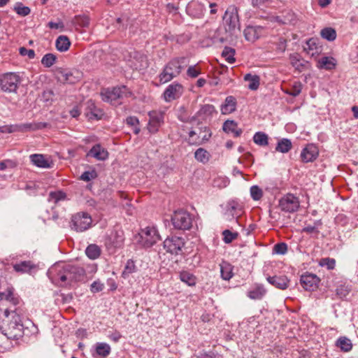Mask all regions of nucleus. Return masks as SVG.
Listing matches in <instances>:
<instances>
[{"mask_svg": "<svg viewBox=\"0 0 358 358\" xmlns=\"http://www.w3.org/2000/svg\"><path fill=\"white\" fill-rule=\"evenodd\" d=\"M10 314H11L12 320L3 329V334L8 339L17 340L23 336L24 327L20 315L15 310H5L4 315L6 317H8Z\"/></svg>", "mask_w": 358, "mask_h": 358, "instance_id": "nucleus-1", "label": "nucleus"}, {"mask_svg": "<svg viewBox=\"0 0 358 358\" xmlns=\"http://www.w3.org/2000/svg\"><path fill=\"white\" fill-rule=\"evenodd\" d=\"M187 65V59L185 57H176L171 59L164 68L159 75V80L162 83H166L180 75L182 70Z\"/></svg>", "mask_w": 358, "mask_h": 358, "instance_id": "nucleus-2", "label": "nucleus"}, {"mask_svg": "<svg viewBox=\"0 0 358 358\" xmlns=\"http://www.w3.org/2000/svg\"><path fill=\"white\" fill-rule=\"evenodd\" d=\"M129 92L125 86L113 87L112 89H103L101 92L102 100L110 103L112 105L122 103L124 97H127Z\"/></svg>", "mask_w": 358, "mask_h": 358, "instance_id": "nucleus-3", "label": "nucleus"}, {"mask_svg": "<svg viewBox=\"0 0 358 358\" xmlns=\"http://www.w3.org/2000/svg\"><path fill=\"white\" fill-rule=\"evenodd\" d=\"M225 30L231 34H234L236 31H240V22L238 15V9L234 6H229L223 16Z\"/></svg>", "mask_w": 358, "mask_h": 358, "instance_id": "nucleus-4", "label": "nucleus"}, {"mask_svg": "<svg viewBox=\"0 0 358 358\" xmlns=\"http://www.w3.org/2000/svg\"><path fill=\"white\" fill-rule=\"evenodd\" d=\"M171 222L176 229L188 230L192 226V217L187 210L179 209L173 212Z\"/></svg>", "mask_w": 358, "mask_h": 358, "instance_id": "nucleus-5", "label": "nucleus"}, {"mask_svg": "<svg viewBox=\"0 0 358 358\" xmlns=\"http://www.w3.org/2000/svg\"><path fill=\"white\" fill-rule=\"evenodd\" d=\"M70 268H73V265L65 264L62 266L58 264L51 268L50 273L55 272L53 277L55 280H60L62 282L70 285L71 282H76L74 280L73 269H70Z\"/></svg>", "mask_w": 358, "mask_h": 358, "instance_id": "nucleus-6", "label": "nucleus"}, {"mask_svg": "<svg viewBox=\"0 0 358 358\" xmlns=\"http://www.w3.org/2000/svg\"><path fill=\"white\" fill-rule=\"evenodd\" d=\"M20 78L14 73H7L0 77L1 89L6 92H16Z\"/></svg>", "mask_w": 358, "mask_h": 358, "instance_id": "nucleus-7", "label": "nucleus"}, {"mask_svg": "<svg viewBox=\"0 0 358 358\" xmlns=\"http://www.w3.org/2000/svg\"><path fill=\"white\" fill-rule=\"evenodd\" d=\"M92 224V218L87 213H78L73 215L71 228L76 231H84L89 229Z\"/></svg>", "mask_w": 358, "mask_h": 358, "instance_id": "nucleus-8", "label": "nucleus"}, {"mask_svg": "<svg viewBox=\"0 0 358 358\" xmlns=\"http://www.w3.org/2000/svg\"><path fill=\"white\" fill-rule=\"evenodd\" d=\"M140 234L141 242L145 248H150L160 240V236L154 227H147L141 230Z\"/></svg>", "mask_w": 358, "mask_h": 358, "instance_id": "nucleus-9", "label": "nucleus"}, {"mask_svg": "<svg viewBox=\"0 0 358 358\" xmlns=\"http://www.w3.org/2000/svg\"><path fill=\"white\" fill-rule=\"evenodd\" d=\"M279 207L284 212H296L299 208V199L292 194H287L280 199Z\"/></svg>", "mask_w": 358, "mask_h": 358, "instance_id": "nucleus-10", "label": "nucleus"}, {"mask_svg": "<svg viewBox=\"0 0 358 358\" xmlns=\"http://www.w3.org/2000/svg\"><path fill=\"white\" fill-rule=\"evenodd\" d=\"M184 245L183 239L178 236H171L164 241V249L172 255H180Z\"/></svg>", "mask_w": 358, "mask_h": 358, "instance_id": "nucleus-11", "label": "nucleus"}, {"mask_svg": "<svg viewBox=\"0 0 358 358\" xmlns=\"http://www.w3.org/2000/svg\"><path fill=\"white\" fill-rule=\"evenodd\" d=\"M57 75L59 81L67 84H75L82 78V73L78 70L59 69Z\"/></svg>", "mask_w": 358, "mask_h": 358, "instance_id": "nucleus-12", "label": "nucleus"}, {"mask_svg": "<svg viewBox=\"0 0 358 358\" xmlns=\"http://www.w3.org/2000/svg\"><path fill=\"white\" fill-rule=\"evenodd\" d=\"M148 116L150 117L148 129L150 132L155 133L164 122V113L152 110L148 113Z\"/></svg>", "mask_w": 358, "mask_h": 358, "instance_id": "nucleus-13", "label": "nucleus"}, {"mask_svg": "<svg viewBox=\"0 0 358 358\" xmlns=\"http://www.w3.org/2000/svg\"><path fill=\"white\" fill-rule=\"evenodd\" d=\"M300 282L304 289L312 292L317 288L320 279L315 274L308 273L301 276Z\"/></svg>", "mask_w": 358, "mask_h": 358, "instance_id": "nucleus-14", "label": "nucleus"}, {"mask_svg": "<svg viewBox=\"0 0 358 358\" xmlns=\"http://www.w3.org/2000/svg\"><path fill=\"white\" fill-rule=\"evenodd\" d=\"M183 92L182 85L179 83H173L168 86L164 92V98L166 102H170L179 98Z\"/></svg>", "mask_w": 358, "mask_h": 358, "instance_id": "nucleus-15", "label": "nucleus"}, {"mask_svg": "<svg viewBox=\"0 0 358 358\" xmlns=\"http://www.w3.org/2000/svg\"><path fill=\"white\" fill-rule=\"evenodd\" d=\"M317 148L313 144H308L301 153V161L304 163L314 161L318 156Z\"/></svg>", "mask_w": 358, "mask_h": 358, "instance_id": "nucleus-16", "label": "nucleus"}, {"mask_svg": "<svg viewBox=\"0 0 358 358\" xmlns=\"http://www.w3.org/2000/svg\"><path fill=\"white\" fill-rule=\"evenodd\" d=\"M124 238L122 234L115 231L112 233L106 241V245L109 250H115L122 246Z\"/></svg>", "mask_w": 358, "mask_h": 358, "instance_id": "nucleus-17", "label": "nucleus"}, {"mask_svg": "<svg viewBox=\"0 0 358 358\" xmlns=\"http://www.w3.org/2000/svg\"><path fill=\"white\" fill-rule=\"evenodd\" d=\"M263 27L260 26H248L244 30V36L247 41L254 42L262 34Z\"/></svg>", "mask_w": 358, "mask_h": 358, "instance_id": "nucleus-18", "label": "nucleus"}, {"mask_svg": "<svg viewBox=\"0 0 358 358\" xmlns=\"http://www.w3.org/2000/svg\"><path fill=\"white\" fill-rule=\"evenodd\" d=\"M268 282L280 289H286L288 287L289 280L285 275H274L267 278Z\"/></svg>", "mask_w": 358, "mask_h": 358, "instance_id": "nucleus-19", "label": "nucleus"}, {"mask_svg": "<svg viewBox=\"0 0 358 358\" xmlns=\"http://www.w3.org/2000/svg\"><path fill=\"white\" fill-rule=\"evenodd\" d=\"M87 156H91L98 160L103 161L108 157V152L106 150L103 148L99 144L94 145L88 152Z\"/></svg>", "mask_w": 358, "mask_h": 358, "instance_id": "nucleus-20", "label": "nucleus"}, {"mask_svg": "<svg viewBox=\"0 0 358 358\" xmlns=\"http://www.w3.org/2000/svg\"><path fill=\"white\" fill-rule=\"evenodd\" d=\"M304 51L312 57L317 55L321 51V47L318 45L316 38H310L306 41V45L303 47Z\"/></svg>", "mask_w": 358, "mask_h": 358, "instance_id": "nucleus-21", "label": "nucleus"}, {"mask_svg": "<svg viewBox=\"0 0 358 358\" xmlns=\"http://www.w3.org/2000/svg\"><path fill=\"white\" fill-rule=\"evenodd\" d=\"M222 129L226 133H234V136L238 137L242 134L241 129L238 128V124L234 120H226L222 126Z\"/></svg>", "mask_w": 358, "mask_h": 358, "instance_id": "nucleus-22", "label": "nucleus"}, {"mask_svg": "<svg viewBox=\"0 0 358 358\" xmlns=\"http://www.w3.org/2000/svg\"><path fill=\"white\" fill-rule=\"evenodd\" d=\"M36 266L31 261H22L13 265V269L18 273H29Z\"/></svg>", "mask_w": 358, "mask_h": 358, "instance_id": "nucleus-23", "label": "nucleus"}, {"mask_svg": "<svg viewBox=\"0 0 358 358\" xmlns=\"http://www.w3.org/2000/svg\"><path fill=\"white\" fill-rule=\"evenodd\" d=\"M236 99L234 96H227L225 99V102L221 106V112L224 115L229 114L236 110Z\"/></svg>", "mask_w": 358, "mask_h": 358, "instance_id": "nucleus-24", "label": "nucleus"}, {"mask_svg": "<svg viewBox=\"0 0 358 358\" xmlns=\"http://www.w3.org/2000/svg\"><path fill=\"white\" fill-rule=\"evenodd\" d=\"M215 113H216V110L214 106L210 104H205L201 107V108L196 113V115L198 117L206 120L208 117H211Z\"/></svg>", "mask_w": 358, "mask_h": 358, "instance_id": "nucleus-25", "label": "nucleus"}, {"mask_svg": "<svg viewBox=\"0 0 358 358\" xmlns=\"http://www.w3.org/2000/svg\"><path fill=\"white\" fill-rule=\"evenodd\" d=\"M336 62L334 58L331 57H323L318 60L317 67L326 70H331L334 69Z\"/></svg>", "mask_w": 358, "mask_h": 358, "instance_id": "nucleus-26", "label": "nucleus"}, {"mask_svg": "<svg viewBox=\"0 0 358 358\" xmlns=\"http://www.w3.org/2000/svg\"><path fill=\"white\" fill-rule=\"evenodd\" d=\"M31 162L36 166L40 168L50 167L49 162L45 159L44 155L40 154H34L30 156Z\"/></svg>", "mask_w": 358, "mask_h": 358, "instance_id": "nucleus-27", "label": "nucleus"}, {"mask_svg": "<svg viewBox=\"0 0 358 358\" xmlns=\"http://www.w3.org/2000/svg\"><path fill=\"white\" fill-rule=\"evenodd\" d=\"M56 48L59 52H66L71 45L69 38L66 36H59L55 42Z\"/></svg>", "mask_w": 358, "mask_h": 358, "instance_id": "nucleus-28", "label": "nucleus"}, {"mask_svg": "<svg viewBox=\"0 0 358 358\" xmlns=\"http://www.w3.org/2000/svg\"><path fill=\"white\" fill-rule=\"evenodd\" d=\"M187 11L194 17H200L203 14V6L197 2H192L188 4Z\"/></svg>", "mask_w": 358, "mask_h": 358, "instance_id": "nucleus-29", "label": "nucleus"}, {"mask_svg": "<svg viewBox=\"0 0 358 358\" xmlns=\"http://www.w3.org/2000/svg\"><path fill=\"white\" fill-rule=\"evenodd\" d=\"M266 294V289L262 285H257L253 289L248 292V296L253 300H259Z\"/></svg>", "mask_w": 358, "mask_h": 358, "instance_id": "nucleus-30", "label": "nucleus"}, {"mask_svg": "<svg viewBox=\"0 0 358 358\" xmlns=\"http://www.w3.org/2000/svg\"><path fill=\"white\" fill-rule=\"evenodd\" d=\"M244 80L249 82L248 88L251 90H257L260 84V77L257 75L247 73L244 76Z\"/></svg>", "mask_w": 358, "mask_h": 358, "instance_id": "nucleus-31", "label": "nucleus"}, {"mask_svg": "<svg viewBox=\"0 0 358 358\" xmlns=\"http://www.w3.org/2000/svg\"><path fill=\"white\" fill-rule=\"evenodd\" d=\"M233 266L228 262H223L220 264L221 277L224 280H230L233 276Z\"/></svg>", "mask_w": 358, "mask_h": 358, "instance_id": "nucleus-32", "label": "nucleus"}, {"mask_svg": "<svg viewBox=\"0 0 358 358\" xmlns=\"http://www.w3.org/2000/svg\"><path fill=\"white\" fill-rule=\"evenodd\" d=\"M7 301L13 305H17L19 300L13 294V289L8 288L6 292H0V301Z\"/></svg>", "mask_w": 358, "mask_h": 358, "instance_id": "nucleus-33", "label": "nucleus"}, {"mask_svg": "<svg viewBox=\"0 0 358 358\" xmlns=\"http://www.w3.org/2000/svg\"><path fill=\"white\" fill-rule=\"evenodd\" d=\"M292 148V143L288 138H282L278 141L275 147V151L281 153L288 152Z\"/></svg>", "mask_w": 358, "mask_h": 358, "instance_id": "nucleus-34", "label": "nucleus"}, {"mask_svg": "<svg viewBox=\"0 0 358 358\" xmlns=\"http://www.w3.org/2000/svg\"><path fill=\"white\" fill-rule=\"evenodd\" d=\"M336 346L339 348L342 351L347 352H350L352 348V344L351 341L347 337H340L336 341Z\"/></svg>", "mask_w": 358, "mask_h": 358, "instance_id": "nucleus-35", "label": "nucleus"}, {"mask_svg": "<svg viewBox=\"0 0 358 358\" xmlns=\"http://www.w3.org/2000/svg\"><path fill=\"white\" fill-rule=\"evenodd\" d=\"M197 131L198 137H196V138H198L197 141H199L198 144L208 141L211 137L212 134L207 127H197Z\"/></svg>", "mask_w": 358, "mask_h": 358, "instance_id": "nucleus-36", "label": "nucleus"}, {"mask_svg": "<svg viewBox=\"0 0 358 358\" xmlns=\"http://www.w3.org/2000/svg\"><path fill=\"white\" fill-rule=\"evenodd\" d=\"M96 353L102 357H106L111 351L110 346L106 343H97L96 344Z\"/></svg>", "mask_w": 358, "mask_h": 358, "instance_id": "nucleus-37", "label": "nucleus"}, {"mask_svg": "<svg viewBox=\"0 0 358 358\" xmlns=\"http://www.w3.org/2000/svg\"><path fill=\"white\" fill-rule=\"evenodd\" d=\"M253 141L259 146H266L268 144V135L264 132L258 131L255 134Z\"/></svg>", "mask_w": 358, "mask_h": 358, "instance_id": "nucleus-38", "label": "nucleus"}, {"mask_svg": "<svg viewBox=\"0 0 358 358\" xmlns=\"http://www.w3.org/2000/svg\"><path fill=\"white\" fill-rule=\"evenodd\" d=\"M85 253L90 259H95L100 256L101 249L98 245L91 244L86 248Z\"/></svg>", "mask_w": 358, "mask_h": 358, "instance_id": "nucleus-39", "label": "nucleus"}, {"mask_svg": "<svg viewBox=\"0 0 358 358\" xmlns=\"http://www.w3.org/2000/svg\"><path fill=\"white\" fill-rule=\"evenodd\" d=\"M276 20L280 24H294L296 21V16L293 12L287 11L283 15V19L278 16L276 17Z\"/></svg>", "mask_w": 358, "mask_h": 358, "instance_id": "nucleus-40", "label": "nucleus"}, {"mask_svg": "<svg viewBox=\"0 0 358 358\" xmlns=\"http://www.w3.org/2000/svg\"><path fill=\"white\" fill-rule=\"evenodd\" d=\"M195 159L202 163H206L209 160L210 154L203 148H199L194 152Z\"/></svg>", "mask_w": 358, "mask_h": 358, "instance_id": "nucleus-41", "label": "nucleus"}, {"mask_svg": "<svg viewBox=\"0 0 358 358\" xmlns=\"http://www.w3.org/2000/svg\"><path fill=\"white\" fill-rule=\"evenodd\" d=\"M320 35L323 38L329 41H333L336 38V30L331 27H327L322 29L320 31Z\"/></svg>", "mask_w": 358, "mask_h": 358, "instance_id": "nucleus-42", "label": "nucleus"}, {"mask_svg": "<svg viewBox=\"0 0 358 358\" xmlns=\"http://www.w3.org/2000/svg\"><path fill=\"white\" fill-rule=\"evenodd\" d=\"M56 55L52 53H48L43 57L41 59V64L45 67L50 68L56 62Z\"/></svg>", "mask_w": 358, "mask_h": 358, "instance_id": "nucleus-43", "label": "nucleus"}, {"mask_svg": "<svg viewBox=\"0 0 358 358\" xmlns=\"http://www.w3.org/2000/svg\"><path fill=\"white\" fill-rule=\"evenodd\" d=\"M292 65L297 70L301 71L305 64L301 62V57L297 54L291 55L289 57Z\"/></svg>", "mask_w": 358, "mask_h": 358, "instance_id": "nucleus-44", "label": "nucleus"}, {"mask_svg": "<svg viewBox=\"0 0 358 358\" xmlns=\"http://www.w3.org/2000/svg\"><path fill=\"white\" fill-rule=\"evenodd\" d=\"M235 50L234 49L229 47H226L222 51V56L230 64L235 62L234 58Z\"/></svg>", "mask_w": 358, "mask_h": 358, "instance_id": "nucleus-45", "label": "nucleus"}, {"mask_svg": "<svg viewBox=\"0 0 358 358\" xmlns=\"http://www.w3.org/2000/svg\"><path fill=\"white\" fill-rule=\"evenodd\" d=\"M180 280L187 283L188 285H195V278L194 275L188 272L183 271L180 274Z\"/></svg>", "mask_w": 358, "mask_h": 358, "instance_id": "nucleus-46", "label": "nucleus"}, {"mask_svg": "<svg viewBox=\"0 0 358 358\" xmlns=\"http://www.w3.org/2000/svg\"><path fill=\"white\" fill-rule=\"evenodd\" d=\"M136 271V266L134 262L131 259H129L125 265L124 269L122 272V275L126 278L128 275Z\"/></svg>", "mask_w": 358, "mask_h": 358, "instance_id": "nucleus-47", "label": "nucleus"}, {"mask_svg": "<svg viewBox=\"0 0 358 358\" xmlns=\"http://www.w3.org/2000/svg\"><path fill=\"white\" fill-rule=\"evenodd\" d=\"M70 269H73L74 280L76 282L82 280L85 275V271L82 267L73 266V268H70Z\"/></svg>", "mask_w": 358, "mask_h": 358, "instance_id": "nucleus-48", "label": "nucleus"}, {"mask_svg": "<svg viewBox=\"0 0 358 358\" xmlns=\"http://www.w3.org/2000/svg\"><path fill=\"white\" fill-rule=\"evenodd\" d=\"M222 234L224 236L223 240L226 243H231L234 240H235L238 237V233H236V232L233 233L231 231H229V229L224 230L222 232Z\"/></svg>", "mask_w": 358, "mask_h": 358, "instance_id": "nucleus-49", "label": "nucleus"}, {"mask_svg": "<svg viewBox=\"0 0 358 358\" xmlns=\"http://www.w3.org/2000/svg\"><path fill=\"white\" fill-rule=\"evenodd\" d=\"M250 194L252 198L255 200H259L263 196L262 190L257 185L250 187Z\"/></svg>", "mask_w": 358, "mask_h": 358, "instance_id": "nucleus-50", "label": "nucleus"}, {"mask_svg": "<svg viewBox=\"0 0 358 358\" xmlns=\"http://www.w3.org/2000/svg\"><path fill=\"white\" fill-rule=\"evenodd\" d=\"M301 83H295L292 87L286 92L290 96H297L301 92Z\"/></svg>", "mask_w": 358, "mask_h": 358, "instance_id": "nucleus-51", "label": "nucleus"}, {"mask_svg": "<svg viewBox=\"0 0 358 358\" xmlns=\"http://www.w3.org/2000/svg\"><path fill=\"white\" fill-rule=\"evenodd\" d=\"M14 10L21 16H27L30 13V8L27 6H22V3L15 6Z\"/></svg>", "mask_w": 358, "mask_h": 358, "instance_id": "nucleus-52", "label": "nucleus"}, {"mask_svg": "<svg viewBox=\"0 0 358 358\" xmlns=\"http://www.w3.org/2000/svg\"><path fill=\"white\" fill-rule=\"evenodd\" d=\"M287 251V245L285 243H279L274 245L273 252L278 255H285Z\"/></svg>", "mask_w": 358, "mask_h": 358, "instance_id": "nucleus-53", "label": "nucleus"}, {"mask_svg": "<svg viewBox=\"0 0 358 358\" xmlns=\"http://www.w3.org/2000/svg\"><path fill=\"white\" fill-rule=\"evenodd\" d=\"M336 261L334 259L323 258L320 260V265L327 266L328 269H333L335 266Z\"/></svg>", "mask_w": 358, "mask_h": 358, "instance_id": "nucleus-54", "label": "nucleus"}, {"mask_svg": "<svg viewBox=\"0 0 358 358\" xmlns=\"http://www.w3.org/2000/svg\"><path fill=\"white\" fill-rule=\"evenodd\" d=\"M96 177V173L94 171H85L82 173L80 178L82 180L88 182L90 181L92 179H94Z\"/></svg>", "mask_w": 358, "mask_h": 358, "instance_id": "nucleus-55", "label": "nucleus"}, {"mask_svg": "<svg viewBox=\"0 0 358 358\" xmlns=\"http://www.w3.org/2000/svg\"><path fill=\"white\" fill-rule=\"evenodd\" d=\"M20 54L22 56H27L29 59H33L35 57V52L34 50H27L24 47H21L19 49Z\"/></svg>", "mask_w": 358, "mask_h": 358, "instance_id": "nucleus-56", "label": "nucleus"}, {"mask_svg": "<svg viewBox=\"0 0 358 358\" xmlns=\"http://www.w3.org/2000/svg\"><path fill=\"white\" fill-rule=\"evenodd\" d=\"M102 115H103L102 111L97 108H96V109H94L92 111L87 113V116L88 117L89 119L95 118V119L99 120L101 117Z\"/></svg>", "mask_w": 358, "mask_h": 358, "instance_id": "nucleus-57", "label": "nucleus"}, {"mask_svg": "<svg viewBox=\"0 0 358 358\" xmlns=\"http://www.w3.org/2000/svg\"><path fill=\"white\" fill-rule=\"evenodd\" d=\"M196 137H198L197 128H196L195 129H192L189 132V141L190 143H192V144L199 143V141H197L198 138H196Z\"/></svg>", "mask_w": 358, "mask_h": 358, "instance_id": "nucleus-58", "label": "nucleus"}, {"mask_svg": "<svg viewBox=\"0 0 358 358\" xmlns=\"http://www.w3.org/2000/svg\"><path fill=\"white\" fill-rule=\"evenodd\" d=\"M200 73V71L195 66H189L187 71V76L191 78H196Z\"/></svg>", "mask_w": 358, "mask_h": 358, "instance_id": "nucleus-59", "label": "nucleus"}, {"mask_svg": "<svg viewBox=\"0 0 358 358\" xmlns=\"http://www.w3.org/2000/svg\"><path fill=\"white\" fill-rule=\"evenodd\" d=\"M348 293H349V289H348V287H346L345 286L341 285L336 289V294L340 298L345 297Z\"/></svg>", "mask_w": 358, "mask_h": 358, "instance_id": "nucleus-60", "label": "nucleus"}, {"mask_svg": "<svg viewBox=\"0 0 358 358\" xmlns=\"http://www.w3.org/2000/svg\"><path fill=\"white\" fill-rule=\"evenodd\" d=\"M17 131H33V123H25L17 126Z\"/></svg>", "mask_w": 358, "mask_h": 358, "instance_id": "nucleus-61", "label": "nucleus"}, {"mask_svg": "<svg viewBox=\"0 0 358 358\" xmlns=\"http://www.w3.org/2000/svg\"><path fill=\"white\" fill-rule=\"evenodd\" d=\"M238 203L234 201H231L227 203V211L234 217V211L237 208Z\"/></svg>", "mask_w": 358, "mask_h": 358, "instance_id": "nucleus-62", "label": "nucleus"}, {"mask_svg": "<svg viewBox=\"0 0 358 358\" xmlns=\"http://www.w3.org/2000/svg\"><path fill=\"white\" fill-rule=\"evenodd\" d=\"M103 285L99 282H94L91 285V290L93 292H100L103 289Z\"/></svg>", "mask_w": 358, "mask_h": 358, "instance_id": "nucleus-63", "label": "nucleus"}, {"mask_svg": "<svg viewBox=\"0 0 358 358\" xmlns=\"http://www.w3.org/2000/svg\"><path fill=\"white\" fill-rule=\"evenodd\" d=\"M126 122L127 124L130 125V126H136V125H138L139 124V121H138V119L136 117H134V116H130V117H128L127 119H126Z\"/></svg>", "mask_w": 358, "mask_h": 358, "instance_id": "nucleus-64", "label": "nucleus"}]
</instances>
